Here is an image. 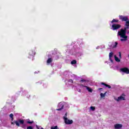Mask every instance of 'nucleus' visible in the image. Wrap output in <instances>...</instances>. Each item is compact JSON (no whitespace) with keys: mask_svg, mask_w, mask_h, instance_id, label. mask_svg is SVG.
Here are the masks:
<instances>
[{"mask_svg":"<svg viewBox=\"0 0 129 129\" xmlns=\"http://www.w3.org/2000/svg\"><path fill=\"white\" fill-rule=\"evenodd\" d=\"M102 89H102V88H99L98 89L99 90H102Z\"/></svg>","mask_w":129,"mask_h":129,"instance_id":"obj_31","label":"nucleus"},{"mask_svg":"<svg viewBox=\"0 0 129 129\" xmlns=\"http://www.w3.org/2000/svg\"><path fill=\"white\" fill-rule=\"evenodd\" d=\"M10 117H11V118H12L11 119L12 121H13V120H14V114H10Z\"/></svg>","mask_w":129,"mask_h":129,"instance_id":"obj_16","label":"nucleus"},{"mask_svg":"<svg viewBox=\"0 0 129 129\" xmlns=\"http://www.w3.org/2000/svg\"><path fill=\"white\" fill-rule=\"evenodd\" d=\"M114 100H116V101H119L120 100H124V97L122 96H120V97H118V98H114Z\"/></svg>","mask_w":129,"mask_h":129,"instance_id":"obj_6","label":"nucleus"},{"mask_svg":"<svg viewBox=\"0 0 129 129\" xmlns=\"http://www.w3.org/2000/svg\"><path fill=\"white\" fill-rule=\"evenodd\" d=\"M84 87H85V88H86L87 90H88V91H89V92H91V93L92 92L93 90L90 87H89L88 86H84Z\"/></svg>","mask_w":129,"mask_h":129,"instance_id":"obj_9","label":"nucleus"},{"mask_svg":"<svg viewBox=\"0 0 129 129\" xmlns=\"http://www.w3.org/2000/svg\"><path fill=\"white\" fill-rule=\"evenodd\" d=\"M114 127L115 129H120L122 127V125L121 124H116L114 125Z\"/></svg>","mask_w":129,"mask_h":129,"instance_id":"obj_7","label":"nucleus"},{"mask_svg":"<svg viewBox=\"0 0 129 129\" xmlns=\"http://www.w3.org/2000/svg\"><path fill=\"white\" fill-rule=\"evenodd\" d=\"M106 93H107V92H105V93H101L100 94V96L101 97V98H103V97H105V95L106 94Z\"/></svg>","mask_w":129,"mask_h":129,"instance_id":"obj_13","label":"nucleus"},{"mask_svg":"<svg viewBox=\"0 0 129 129\" xmlns=\"http://www.w3.org/2000/svg\"><path fill=\"white\" fill-rule=\"evenodd\" d=\"M112 57H113V52H111L109 53V59L110 60V61H111V62H113V61L112 60V59L111 58H112Z\"/></svg>","mask_w":129,"mask_h":129,"instance_id":"obj_8","label":"nucleus"},{"mask_svg":"<svg viewBox=\"0 0 129 129\" xmlns=\"http://www.w3.org/2000/svg\"><path fill=\"white\" fill-rule=\"evenodd\" d=\"M90 109H91V110H95V108L93 106H91Z\"/></svg>","mask_w":129,"mask_h":129,"instance_id":"obj_23","label":"nucleus"},{"mask_svg":"<svg viewBox=\"0 0 129 129\" xmlns=\"http://www.w3.org/2000/svg\"><path fill=\"white\" fill-rule=\"evenodd\" d=\"M58 126H52L51 127V129H57Z\"/></svg>","mask_w":129,"mask_h":129,"instance_id":"obj_19","label":"nucleus"},{"mask_svg":"<svg viewBox=\"0 0 129 129\" xmlns=\"http://www.w3.org/2000/svg\"><path fill=\"white\" fill-rule=\"evenodd\" d=\"M81 86H82V87H84V86H84L83 84H81Z\"/></svg>","mask_w":129,"mask_h":129,"instance_id":"obj_30","label":"nucleus"},{"mask_svg":"<svg viewBox=\"0 0 129 129\" xmlns=\"http://www.w3.org/2000/svg\"><path fill=\"white\" fill-rule=\"evenodd\" d=\"M69 82H70L71 83H73V80H69Z\"/></svg>","mask_w":129,"mask_h":129,"instance_id":"obj_27","label":"nucleus"},{"mask_svg":"<svg viewBox=\"0 0 129 129\" xmlns=\"http://www.w3.org/2000/svg\"><path fill=\"white\" fill-rule=\"evenodd\" d=\"M35 54H36V53L35 52V51H33L32 50H31L29 52V55L30 56H34V55H35Z\"/></svg>","mask_w":129,"mask_h":129,"instance_id":"obj_14","label":"nucleus"},{"mask_svg":"<svg viewBox=\"0 0 129 129\" xmlns=\"http://www.w3.org/2000/svg\"><path fill=\"white\" fill-rule=\"evenodd\" d=\"M18 121L19 123L20 122L21 124H24V120H19V121Z\"/></svg>","mask_w":129,"mask_h":129,"instance_id":"obj_17","label":"nucleus"},{"mask_svg":"<svg viewBox=\"0 0 129 129\" xmlns=\"http://www.w3.org/2000/svg\"><path fill=\"white\" fill-rule=\"evenodd\" d=\"M21 127H23V128H26V124H22V125L21 126Z\"/></svg>","mask_w":129,"mask_h":129,"instance_id":"obj_20","label":"nucleus"},{"mask_svg":"<svg viewBox=\"0 0 129 129\" xmlns=\"http://www.w3.org/2000/svg\"><path fill=\"white\" fill-rule=\"evenodd\" d=\"M78 91L79 92H81V90H80V89H79L78 90Z\"/></svg>","mask_w":129,"mask_h":129,"instance_id":"obj_29","label":"nucleus"},{"mask_svg":"<svg viewBox=\"0 0 129 129\" xmlns=\"http://www.w3.org/2000/svg\"><path fill=\"white\" fill-rule=\"evenodd\" d=\"M101 85H104V86H106V87H108V88H109V89L111 88V86H110L109 85H107V84H105V83H101Z\"/></svg>","mask_w":129,"mask_h":129,"instance_id":"obj_11","label":"nucleus"},{"mask_svg":"<svg viewBox=\"0 0 129 129\" xmlns=\"http://www.w3.org/2000/svg\"><path fill=\"white\" fill-rule=\"evenodd\" d=\"M65 115L66 116L63 117V119L66 124H72V123H73V120L68 119V118L66 117L67 116V113H66Z\"/></svg>","mask_w":129,"mask_h":129,"instance_id":"obj_2","label":"nucleus"},{"mask_svg":"<svg viewBox=\"0 0 129 129\" xmlns=\"http://www.w3.org/2000/svg\"><path fill=\"white\" fill-rule=\"evenodd\" d=\"M52 62V59L51 58H48L47 60V63H48V64H50V63Z\"/></svg>","mask_w":129,"mask_h":129,"instance_id":"obj_15","label":"nucleus"},{"mask_svg":"<svg viewBox=\"0 0 129 129\" xmlns=\"http://www.w3.org/2000/svg\"><path fill=\"white\" fill-rule=\"evenodd\" d=\"M120 71L123 72L124 73H126V74H129V70L126 68L121 69Z\"/></svg>","mask_w":129,"mask_h":129,"instance_id":"obj_5","label":"nucleus"},{"mask_svg":"<svg viewBox=\"0 0 129 129\" xmlns=\"http://www.w3.org/2000/svg\"><path fill=\"white\" fill-rule=\"evenodd\" d=\"M114 57L116 62H120V59H119V58H118V57H117L116 55H114Z\"/></svg>","mask_w":129,"mask_h":129,"instance_id":"obj_12","label":"nucleus"},{"mask_svg":"<svg viewBox=\"0 0 129 129\" xmlns=\"http://www.w3.org/2000/svg\"><path fill=\"white\" fill-rule=\"evenodd\" d=\"M33 122H34V121H27V123H29V124L33 123Z\"/></svg>","mask_w":129,"mask_h":129,"instance_id":"obj_24","label":"nucleus"},{"mask_svg":"<svg viewBox=\"0 0 129 129\" xmlns=\"http://www.w3.org/2000/svg\"><path fill=\"white\" fill-rule=\"evenodd\" d=\"M114 22H116V23L118 22V20H116L115 19H113L111 23H114Z\"/></svg>","mask_w":129,"mask_h":129,"instance_id":"obj_22","label":"nucleus"},{"mask_svg":"<svg viewBox=\"0 0 129 129\" xmlns=\"http://www.w3.org/2000/svg\"><path fill=\"white\" fill-rule=\"evenodd\" d=\"M121 26L119 24H113L112 25V29L113 31H115V30H118Z\"/></svg>","mask_w":129,"mask_h":129,"instance_id":"obj_3","label":"nucleus"},{"mask_svg":"<svg viewBox=\"0 0 129 129\" xmlns=\"http://www.w3.org/2000/svg\"><path fill=\"white\" fill-rule=\"evenodd\" d=\"M117 44H118L117 43V42H115V45L113 46V48H116V46H117Z\"/></svg>","mask_w":129,"mask_h":129,"instance_id":"obj_18","label":"nucleus"},{"mask_svg":"<svg viewBox=\"0 0 129 129\" xmlns=\"http://www.w3.org/2000/svg\"><path fill=\"white\" fill-rule=\"evenodd\" d=\"M58 58H59V56H57V58H56V59H58Z\"/></svg>","mask_w":129,"mask_h":129,"instance_id":"obj_32","label":"nucleus"},{"mask_svg":"<svg viewBox=\"0 0 129 129\" xmlns=\"http://www.w3.org/2000/svg\"><path fill=\"white\" fill-rule=\"evenodd\" d=\"M27 129H33V127H32V126H29L27 127Z\"/></svg>","mask_w":129,"mask_h":129,"instance_id":"obj_25","label":"nucleus"},{"mask_svg":"<svg viewBox=\"0 0 129 129\" xmlns=\"http://www.w3.org/2000/svg\"><path fill=\"white\" fill-rule=\"evenodd\" d=\"M120 20L122 21L126 22L125 27L124 29H121L120 31H118L117 36H120V38H121L120 40L121 42H125L127 40V36H126V29H128L129 21L128 18L126 16H119Z\"/></svg>","mask_w":129,"mask_h":129,"instance_id":"obj_1","label":"nucleus"},{"mask_svg":"<svg viewBox=\"0 0 129 129\" xmlns=\"http://www.w3.org/2000/svg\"><path fill=\"white\" fill-rule=\"evenodd\" d=\"M15 123L16 124V125H17V126H20V124L19 123L18 121H14V122H11L12 124L15 125Z\"/></svg>","mask_w":129,"mask_h":129,"instance_id":"obj_10","label":"nucleus"},{"mask_svg":"<svg viewBox=\"0 0 129 129\" xmlns=\"http://www.w3.org/2000/svg\"><path fill=\"white\" fill-rule=\"evenodd\" d=\"M118 54H119V58H121V53L120 52H119L118 53Z\"/></svg>","mask_w":129,"mask_h":129,"instance_id":"obj_26","label":"nucleus"},{"mask_svg":"<svg viewBox=\"0 0 129 129\" xmlns=\"http://www.w3.org/2000/svg\"><path fill=\"white\" fill-rule=\"evenodd\" d=\"M96 49H98V47H97Z\"/></svg>","mask_w":129,"mask_h":129,"instance_id":"obj_34","label":"nucleus"},{"mask_svg":"<svg viewBox=\"0 0 129 129\" xmlns=\"http://www.w3.org/2000/svg\"><path fill=\"white\" fill-rule=\"evenodd\" d=\"M64 107V103L63 102H60L58 103L57 105L58 109H56V110H61L63 109V107Z\"/></svg>","mask_w":129,"mask_h":129,"instance_id":"obj_4","label":"nucleus"},{"mask_svg":"<svg viewBox=\"0 0 129 129\" xmlns=\"http://www.w3.org/2000/svg\"><path fill=\"white\" fill-rule=\"evenodd\" d=\"M36 73H37V72H35V74H36Z\"/></svg>","mask_w":129,"mask_h":129,"instance_id":"obj_33","label":"nucleus"},{"mask_svg":"<svg viewBox=\"0 0 129 129\" xmlns=\"http://www.w3.org/2000/svg\"><path fill=\"white\" fill-rule=\"evenodd\" d=\"M71 64H76V60H74L72 61Z\"/></svg>","mask_w":129,"mask_h":129,"instance_id":"obj_21","label":"nucleus"},{"mask_svg":"<svg viewBox=\"0 0 129 129\" xmlns=\"http://www.w3.org/2000/svg\"><path fill=\"white\" fill-rule=\"evenodd\" d=\"M81 82H85V80H81Z\"/></svg>","mask_w":129,"mask_h":129,"instance_id":"obj_28","label":"nucleus"}]
</instances>
